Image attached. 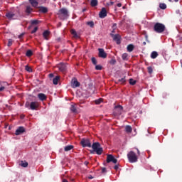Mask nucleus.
I'll list each match as a JSON object with an SVG mask.
<instances>
[{"label":"nucleus","instance_id":"obj_1","mask_svg":"<svg viewBox=\"0 0 182 182\" xmlns=\"http://www.w3.org/2000/svg\"><path fill=\"white\" fill-rule=\"evenodd\" d=\"M91 147L92 150H90V154H95V153H96L98 156H101L103 153V148L99 142H94Z\"/></svg>","mask_w":182,"mask_h":182},{"label":"nucleus","instance_id":"obj_2","mask_svg":"<svg viewBox=\"0 0 182 182\" xmlns=\"http://www.w3.org/2000/svg\"><path fill=\"white\" fill-rule=\"evenodd\" d=\"M25 107L29 109L30 110H38L39 108V102H26L25 104Z\"/></svg>","mask_w":182,"mask_h":182},{"label":"nucleus","instance_id":"obj_3","mask_svg":"<svg viewBox=\"0 0 182 182\" xmlns=\"http://www.w3.org/2000/svg\"><path fill=\"white\" fill-rule=\"evenodd\" d=\"M154 31L156 33H163L166 31V26L162 23H155Z\"/></svg>","mask_w":182,"mask_h":182},{"label":"nucleus","instance_id":"obj_4","mask_svg":"<svg viewBox=\"0 0 182 182\" xmlns=\"http://www.w3.org/2000/svg\"><path fill=\"white\" fill-rule=\"evenodd\" d=\"M127 157L129 163H137L138 158L134 151H130L127 154Z\"/></svg>","mask_w":182,"mask_h":182},{"label":"nucleus","instance_id":"obj_5","mask_svg":"<svg viewBox=\"0 0 182 182\" xmlns=\"http://www.w3.org/2000/svg\"><path fill=\"white\" fill-rule=\"evenodd\" d=\"M58 15L60 18V16H63V19H65V18H68L69 16V12L68 11V9L63 8L58 11Z\"/></svg>","mask_w":182,"mask_h":182},{"label":"nucleus","instance_id":"obj_6","mask_svg":"<svg viewBox=\"0 0 182 182\" xmlns=\"http://www.w3.org/2000/svg\"><path fill=\"white\" fill-rule=\"evenodd\" d=\"M80 144L82 147H92V143L90 142V139H82L80 141Z\"/></svg>","mask_w":182,"mask_h":182},{"label":"nucleus","instance_id":"obj_7","mask_svg":"<svg viewBox=\"0 0 182 182\" xmlns=\"http://www.w3.org/2000/svg\"><path fill=\"white\" fill-rule=\"evenodd\" d=\"M107 163H114V164H116L117 163V159L113 156L112 154H107Z\"/></svg>","mask_w":182,"mask_h":182},{"label":"nucleus","instance_id":"obj_8","mask_svg":"<svg viewBox=\"0 0 182 182\" xmlns=\"http://www.w3.org/2000/svg\"><path fill=\"white\" fill-rule=\"evenodd\" d=\"M58 68L59 70L63 73H65V72L68 70V66L66 65V63H60V64H58Z\"/></svg>","mask_w":182,"mask_h":182},{"label":"nucleus","instance_id":"obj_9","mask_svg":"<svg viewBox=\"0 0 182 182\" xmlns=\"http://www.w3.org/2000/svg\"><path fill=\"white\" fill-rule=\"evenodd\" d=\"M98 51H99V53H98L99 58H102V59H106V58H107V53L105 52V49L99 48Z\"/></svg>","mask_w":182,"mask_h":182},{"label":"nucleus","instance_id":"obj_10","mask_svg":"<svg viewBox=\"0 0 182 182\" xmlns=\"http://www.w3.org/2000/svg\"><path fill=\"white\" fill-rule=\"evenodd\" d=\"M70 110L72 113L77 114L79 113V109H77V105L73 103L70 107Z\"/></svg>","mask_w":182,"mask_h":182},{"label":"nucleus","instance_id":"obj_11","mask_svg":"<svg viewBox=\"0 0 182 182\" xmlns=\"http://www.w3.org/2000/svg\"><path fill=\"white\" fill-rule=\"evenodd\" d=\"M110 36H112L113 41H114L117 45H119L120 43V35L119 34H113V33H110Z\"/></svg>","mask_w":182,"mask_h":182},{"label":"nucleus","instance_id":"obj_12","mask_svg":"<svg viewBox=\"0 0 182 182\" xmlns=\"http://www.w3.org/2000/svg\"><path fill=\"white\" fill-rule=\"evenodd\" d=\"M100 18H106L107 16V11L103 7L99 13Z\"/></svg>","mask_w":182,"mask_h":182},{"label":"nucleus","instance_id":"obj_13","mask_svg":"<svg viewBox=\"0 0 182 182\" xmlns=\"http://www.w3.org/2000/svg\"><path fill=\"white\" fill-rule=\"evenodd\" d=\"M114 112L116 114H121L123 112V107L122 105H117L114 107Z\"/></svg>","mask_w":182,"mask_h":182},{"label":"nucleus","instance_id":"obj_14","mask_svg":"<svg viewBox=\"0 0 182 182\" xmlns=\"http://www.w3.org/2000/svg\"><path fill=\"white\" fill-rule=\"evenodd\" d=\"M22 133H25V128L23 127H19L15 132L16 136H19Z\"/></svg>","mask_w":182,"mask_h":182},{"label":"nucleus","instance_id":"obj_15","mask_svg":"<svg viewBox=\"0 0 182 182\" xmlns=\"http://www.w3.org/2000/svg\"><path fill=\"white\" fill-rule=\"evenodd\" d=\"M38 97L39 100H41V102H43L48 99V97L46 96V95H45L43 93L38 94Z\"/></svg>","mask_w":182,"mask_h":182},{"label":"nucleus","instance_id":"obj_16","mask_svg":"<svg viewBox=\"0 0 182 182\" xmlns=\"http://www.w3.org/2000/svg\"><path fill=\"white\" fill-rule=\"evenodd\" d=\"M71 86L73 88L79 87V86H80V82H79L77 79H74L73 82L71 84Z\"/></svg>","mask_w":182,"mask_h":182},{"label":"nucleus","instance_id":"obj_17","mask_svg":"<svg viewBox=\"0 0 182 182\" xmlns=\"http://www.w3.org/2000/svg\"><path fill=\"white\" fill-rule=\"evenodd\" d=\"M49 35H50V31L46 30L43 33V36L44 38V39H46V41H48V39H49Z\"/></svg>","mask_w":182,"mask_h":182},{"label":"nucleus","instance_id":"obj_18","mask_svg":"<svg viewBox=\"0 0 182 182\" xmlns=\"http://www.w3.org/2000/svg\"><path fill=\"white\" fill-rule=\"evenodd\" d=\"M6 16L8 18V19H16L15 14H13L12 12L7 13Z\"/></svg>","mask_w":182,"mask_h":182},{"label":"nucleus","instance_id":"obj_19","mask_svg":"<svg viewBox=\"0 0 182 182\" xmlns=\"http://www.w3.org/2000/svg\"><path fill=\"white\" fill-rule=\"evenodd\" d=\"M48 8L45 6H41L39 7V12H41L42 14H48Z\"/></svg>","mask_w":182,"mask_h":182},{"label":"nucleus","instance_id":"obj_20","mask_svg":"<svg viewBox=\"0 0 182 182\" xmlns=\"http://www.w3.org/2000/svg\"><path fill=\"white\" fill-rule=\"evenodd\" d=\"M71 35L73 36V38H75V39H77L79 38V35H77V33L76 32V30L71 29L70 30Z\"/></svg>","mask_w":182,"mask_h":182},{"label":"nucleus","instance_id":"obj_21","mask_svg":"<svg viewBox=\"0 0 182 182\" xmlns=\"http://www.w3.org/2000/svg\"><path fill=\"white\" fill-rule=\"evenodd\" d=\"M29 2L34 8H36V6H38L39 4L36 0H29Z\"/></svg>","mask_w":182,"mask_h":182},{"label":"nucleus","instance_id":"obj_22","mask_svg":"<svg viewBox=\"0 0 182 182\" xmlns=\"http://www.w3.org/2000/svg\"><path fill=\"white\" fill-rule=\"evenodd\" d=\"M127 52H133L134 50V46L133 44H129L127 46Z\"/></svg>","mask_w":182,"mask_h":182},{"label":"nucleus","instance_id":"obj_23","mask_svg":"<svg viewBox=\"0 0 182 182\" xmlns=\"http://www.w3.org/2000/svg\"><path fill=\"white\" fill-rule=\"evenodd\" d=\"M59 79H60V77L59 75H57L53 79V85H58L59 82Z\"/></svg>","mask_w":182,"mask_h":182},{"label":"nucleus","instance_id":"obj_24","mask_svg":"<svg viewBox=\"0 0 182 182\" xmlns=\"http://www.w3.org/2000/svg\"><path fill=\"white\" fill-rule=\"evenodd\" d=\"M159 56V53L156 51H153L151 54V59H156Z\"/></svg>","mask_w":182,"mask_h":182},{"label":"nucleus","instance_id":"obj_25","mask_svg":"<svg viewBox=\"0 0 182 182\" xmlns=\"http://www.w3.org/2000/svg\"><path fill=\"white\" fill-rule=\"evenodd\" d=\"M132 127L130 126V125H127L126 127H125V132H127V133H132Z\"/></svg>","mask_w":182,"mask_h":182},{"label":"nucleus","instance_id":"obj_26","mask_svg":"<svg viewBox=\"0 0 182 182\" xmlns=\"http://www.w3.org/2000/svg\"><path fill=\"white\" fill-rule=\"evenodd\" d=\"M98 1L97 0H91L90 5L92 7L97 6Z\"/></svg>","mask_w":182,"mask_h":182},{"label":"nucleus","instance_id":"obj_27","mask_svg":"<svg viewBox=\"0 0 182 182\" xmlns=\"http://www.w3.org/2000/svg\"><path fill=\"white\" fill-rule=\"evenodd\" d=\"M32 55H33V52H32L31 50H28L26 53V56H27V58H31Z\"/></svg>","mask_w":182,"mask_h":182},{"label":"nucleus","instance_id":"obj_28","mask_svg":"<svg viewBox=\"0 0 182 182\" xmlns=\"http://www.w3.org/2000/svg\"><path fill=\"white\" fill-rule=\"evenodd\" d=\"M72 149H73V145H68V146H66L64 148V150H65V151H70V150H72Z\"/></svg>","mask_w":182,"mask_h":182},{"label":"nucleus","instance_id":"obj_29","mask_svg":"<svg viewBox=\"0 0 182 182\" xmlns=\"http://www.w3.org/2000/svg\"><path fill=\"white\" fill-rule=\"evenodd\" d=\"M159 8H160V9H167V5L164 3H160L159 4Z\"/></svg>","mask_w":182,"mask_h":182},{"label":"nucleus","instance_id":"obj_30","mask_svg":"<svg viewBox=\"0 0 182 182\" xmlns=\"http://www.w3.org/2000/svg\"><path fill=\"white\" fill-rule=\"evenodd\" d=\"M122 58L123 60H129V54L124 53V54H122Z\"/></svg>","mask_w":182,"mask_h":182},{"label":"nucleus","instance_id":"obj_31","mask_svg":"<svg viewBox=\"0 0 182 182\" xmlns=\"http://www.w3.org/2000/svg\"><path fill=\"white\" fill-rule=\"evenodd\" d=\"M118 83H120V85H123L124 83H126V77H124L118 80Z\"/></svg>","mask_w":182,"mask_h":182},{"label":"nucleus","instance_id":"obj_32","mask_svg":"<svg viewBox=\"0 0 182 182\" xmlns=\"http://www.w3.org/2000/svg\"><path fill=\"white\" fill-rule=\"evenodd\" d=\"M33 9L31 8V6H27L26 9V14H31L32 12Z\"/></svg>","mask_w":182,"mask_h":182},{"label":"nucleus","instance_id":"obj_33","mask_svg":"<svg viewBox=\"0 0 182 182\" xmlns=\"http://www.w3.org/2000/svg\"><path fill=\"white\" fill-rule=\"evenodd\" d=\"M28 164V162L21 161L20 166H21V167H27Z\"/></svg>","mask_w":182,"mask_h":182},{"label":"nucleus","instance_id":"obj_34","mask_svg":"<svg viewBox=\"0 0 182 182\" xmlns=\"http://www.w3.org/2000/svg\"><path fill=\"white\" fill-rule=\"evenodd\" d=\"M25 70H26V72H28L29 73L32 72V68L29 67V65H26Z\"/></svg>","mask_w":182,"mask_h":182},{"label":"nucleus","instance_id":"obj_35","mask_svg":"<svg viewBox=\"0 0 182 182\" xmlns=\"http://www.w3.org/2000/svg\"><path fill=\"white\" fill-rule=\"evenodd\" d=\"M129 84H131L132 86H134V85H136V80H133V78H130Z\"/></svg>","mask_w":182,"mask_h":182},{"label":"nucleus","instance_id":"obj_36","mask_svg":"<svg viewBox=\"0 0 182 182\" xmlns=\"http://www.w3.org/2000/svg\"><path fill=\"white\" fill-rule=\"evenodd\" d=\"M147 70H148V73H149L150 75L153 73V68L151 66L148 67Z\"/></svg>","mask_w":182,"mask_h":182},{"label":"nucleus","instance_id":"obj_37","mask_svg":"<svg viewBox=\"0 0 182 182\" xmlns=\"http://www.w3.org/2000/svg\"><path fill=\"white\" fill-rule=\"evenodd\" d=\"M91 60L93 65H97V60H96V58L95 57H92L91 58Z\"/></svg>","mask_w":182,"mask_h":182},{"label":"nucleus","instance_id":"obj_38","mask_svg":"<svg viewBox=\"0 0 182 182\" xmlns=\"http://www.w3.org/2000/svg\"><path fill=\"white\" fill-rule=\"evenodd\" d=\"M12 43H14V40L9 39L7 46H9V47L12 46Z\"/></svg>","mask_w":182,"mask_h":182},{"label":"nucleus","instance_id":"obj_39","mask_svg":"<svg viewBox=\"0 0 182 182\" xmlns=\"http://www.w3.org/2000/svg\"><path fill=\"white\" fill-rule=\"evenodd\" d=\"M102 67L100 65H97L95 66V70H102Z\"/></svg>","mask_w":182,"mask_h":182},{"label":"nucleus","instance_id":"obj_40","mask_svg":"<svg viewBox=\"0 0 182 182\" xmlns=\"http://www.w3.org/2000/svg\"><path fill=\"white\" fill-rule=\"evenodd\" d=\"M110 65H116V60L112 59L109 61Z\"/></svg>","mask_w":182,"mask_h":182},{"label":"nucleus","instance_id":"obj_41","mask_svg":"<svg viewBox=\"0 0 182 182\" xmlns=\"http://www.w3.org/2000/svg\"><path fill=\"white\" fill-rule=\"evenodd\" d=\"M37 31H38V27L36 26L34 27L33 30L31 31V33H36Z\"/></svg>","mask_w":182,"mask_h":182},{"label":"nucleus","instance_id":"obj_42","mask_svg":"<svg viewBox=\"0 0 182 182\" xmlns=\"http://www.w3.org/2000/svg\"><path fill=\"white\" fill-rule=\"evenodd\" d=\"M96 105H100L102 103V99H98L95 100Z\"/></svg>","mask_w":182,"mask_h":182},{"label":"nucleus","instance_id":"obj_43","mask_svg":"<svg viewBox=\"0 0 182 182\" xmlns=\"http://www.w3.org/2000/svg\"><path fill=\"white\" fill-rule=\"evenodd\" d=\"M31 23H39V21L38 20H32Z\"/></svg>","mask_w":182,"mask_h":182},{"label":"nucleus","instance_id":"obj_44","mask_svg":"<svg viewBox=\"0 0 182 182\" xmlns=\"http://www.w3.org/2000/svg\"><path fill=\"white\" fill-rule=\"evenodd\" d=\"M25 35V33H22L21 34H20L18 36V39H22V38H23V36Z\"/></svg>","mask_w":182,"mask_h":182},{"label":"nucleus","instance_id":"obj_45","mask_svg":"<svg viewBox=\"0 0 182 182\" xmlns=\"http://www.w3.org/2000/svg\"><path fill=\"white\" fill-rule=\"evenodd\" d=\"M114 4V2L110 1L109 3H107V5L108 6H110L113 5Z\"/></svg>","mask_w":182,"mask_h":182},{"label":"nucleus","instance_id":"obj_46","mask_svg":"<svg viewBox=\"0 0 182 182\" xmlns=\"http://www.w3.org/2000/svg\"><path fill=\"white\" fill-rule=\"evenodd\" d=\"M112 28H113V30H112V33H114V29H116V24H114L113 26H112Z\"/></svg>","mask_w":182,"mask_h":182},{"label":"nucleus","instance_id":"obj_47","mask_svg":"<svg viewBox=\"0 0 182 182\" xmlns=\"http://www.w3.org/2000/svg\"><path fill=\"white\" fill-rule=\"evenodd\" d=\"M4 90H5V87L1 86V87H0V92H4Z\"/></svg>","mask_w":182,"mask_h":182},{"label":"nucleus","instance_id":"obj_48","mask_svg":"<svg viewBox=\"0 0 182 182\" xmlns=\"http://www.w3.org/2000/svg\"><path fill=\"white\" fill-rule=\"evenodd\" d=\"M87 25H89L90 28H93L95 26V23H88Z\"/></svg>","mask_w":182,"mask_h":182},{"label":"nucleus","instance_id":"obj_49","mask_svg":"<svg viewBox=\"0 0 182 182\" xmlns=\"http://www.w3.org/2000/svg\"><path fill=\"white\" fill-rule=\"evenodd\" d=\"M114 170H119V165H115L114 166Z\"/></svg>","mask_w":182,"mask_h":182},{"label":"nucleus","instance_id":"obj_50","mask_svg":"<svg viewBox=\"0 0 182 182\" xmlns=\"http://www.w3.org/2000/svg\"><path fill=\"white\" fill-rule=\"evenodd\" d=\"M117 6H118V8H122V3H118Z\"/></svg>","mask_w":182,"mask_h":182},{"label":"nucleus","instance_id":"obj_51","mask_svg":"<svg viewBox=\"0 0 182 182\" xmlns=\"http://www.w3.org/2000/svg\"><path fill=\"white\" fill-rule=\"evenodd\" d=\"M49 77H50V79H52V77H53V73H50V74H49Z\"/></svg>","mask_w":182,"mask_h":182},{"label":"nucleus","instance_id":"obj_52","mask_svg":"<svg viewBox=\"0 0 182 182\" xmlns=\"http://www.w3.org/2000/svg\"><path fill=\"white\" fill-rule=\"evenodd\" d=\"M102 173H106V168H102Z\"/></svg>","mask_w":182,"mask_h":182},{"label":"nucleus","instance_id":"obj_53","mask_svg":"<svg viewBox=\"0 0 182 182\" xmlns=\"http://www.w3.org/2000/svg\"><path fill=\"white\" fill-rule=\"evenodd\" d=\"M136 150L137 151L138 156H140V151L139 150V149L136 148Z\"/></svg>","mask_w":182,"mask_h":182},{"label":"nucleus","instance_id":"obj_54","mask_svg":"<svg viewBox=\"0 0 182 182\" xmlns=\"http://www.w3.org/2000/svg\"><path fill=\"white\" fill-rule=\"evenodd\" d=\"M84 164H85V166H87V164H89V161H85L84 162Z\"/></svg>","mask_w":182,"mask_h":182},{"label":"nucleus","instance_id":"obj_55","mask_svg":"<svg viewBox=\"0 0 182 182\" xmlns=\"http://www.w3.org/2000/svg\"><path fill=\"white\" fill-rule=\"evenodd\" d=\"M88 178H89L90 180H92V179H93V176H88Z\"/></svg>","mask_w":182,"mask_h":182},{"label":"nucleus","instance_id":"obj_56","mask_svg":"<svg viewBox=\"0 0 182 182\" xmlns=\"http://www.w3.org/2000/svg\"><path fill=\"white\" fill-rule=\"evenodd\" d=\"M31 28H33V24H31V25L28 27V29H31Z\"/></svg>","mask_w":182,"mask_h":182},{"label":"nucleus","instance_id":"obj_57","mask_svg":"<svg viewBox=\"0 0 182 182\" xmlns=\"http://www.w3.org/2000/svg\"><path fill=\"white\" fill-rule=\"evenodd\" d=\"M62 182H69V181H68V180H66V179H63Z\"/></svg>","mask_w":182,"mask_h":182},{"label":"nucleus","instance_id":"obj_58","mask_svg":"<svg viewBox=\"0 0 182 182\" xmlns=\"http://www.w3.org/2000/svg\"><path fill=\"white\" fill-rule=\"evenodd\" d=\"M87 23H93V21H88Z\"/></svg>","mask_w":182,"mask_h":182},{"label":"nucleus","instance_id":"obj_59","mask_svg":"<svg viewBox=\"0 0 182 182\" xmlns=\"http://www.w3.org/2000/svg\"><path fill=\"white\" fill-rule=\"evenodd\" d=\"M85 11H86V9H83V10H82V12H85Z\"/></svg>","mask_w":182,"mask_h":182},{"label":"nucleus","instance_id":"obj_60","mask_svg":"<svg viewBox=\"0 0 182 182\" xmlns=\"http://www.w3.org/2000/svg\"><path fill=\"white\" fill-rule=\"evenodd\" d=\"M178 0H174V2H177Z\"/></svg>","mask_w":182,"mask_h":182},{"label":"nucleus","instance_id":"obj_61","mask_svg":"<svg viewBox=\"0 0 182 182\" xmlns=\"http://www.w3.org/2000/svg\"><path fill=\"white\" fill-rule=\"evenodd\" d=\"M169 2H172V0H168Z\"/></svg>","mask_w":182,"mask_h":182},{"label":"nucleus","instance_id":"obj_62","mask_svg":"<svg viewBox=\"0 0 182 182\" xmlns=\"http://www.w3.org/2000/svg\"><path fill=\"white\" fill-rule=\"evenodd\" d=\"M143 43H144V45H146V42H144Z\"/></svg>","mask_w":182,"mask_h":182},{"label":"nucleus","instance_id":"obj_63","mask_svg":"<svg viewBox=\"0 0 182 182\" xmlns=\"http://www.w3.org/2000/svg\"><path fill=\"white\" fill-rule=\"evenodd\" d=\"M21 117V119H23V117Z\"/></svg>","mask_w":182,"mask_h":182}]
</instances>
